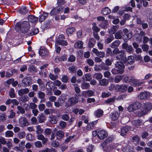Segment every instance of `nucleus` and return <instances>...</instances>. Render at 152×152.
<instances>
[{"mask_svg": "<svg viewBox=\"0 0 152 152\" xmlns=\"http://www.w3.org/2000/svg\"><path fill=\"white\" fill-rule=\"evenodd\" d=\"M30 27V25L26 21L20 22L16 24L15 29L17 31L21 30L23 32H27Z\"/></svg>", "mask_w": 152, "mask_h": 152, "instance_id": "obj_1", "label": "nucleus"}, {"mask_svg": "<svg viewBox=\"0 0 152 152\" xmlns=\"http://www.w3.org/2000/svg\"><path fill=\"white\" fill-rule=\"evenodd\" d=\"M115 66L116 68L117 69L114 68L111 70V72L113 74L116 75L118 74H122L124 72L125 66L123 64L118 61L116 63Z\"/></svg>", "mask_w": 152, "mask_h": 152, "instance_id": "obj_2", "label": "nucleus"}, {"mask_svg": "<svg viewBox=\"0 0 152 152\" xmlns=\"http://www.w3.org/2000/svg\"><path fill=\"white\" fill-rule=\"evenodd\" d=\"M79 96H80V95H75L74 96L69 98L68 101L66 102V106L70 107L77 103L78 102V99L77 97Z\"/></svg>", "mask_w": 152, "mask_h": 152, "instance_id": "obj_3", "label": "nucleus"}, {"mask_svg": "<svg viewBox=\"0 0 152 152\" xmlns=\"http://www.w3.org/2000/svg\"><path fill=\"white\" fill-rule=\"evenodd\" d=\"M65 39V37L63 34L60 35L56 39V44H59L63 46L67 45L68 43L66 40H64Z\"/></svg>", "mask_w": 152, "mask_h": 152, "instance_id": "obj_4", "label": "nucleus"}, {"mask_svg": "<svg viewBox=\"0 0 152 152\" xmlns=\"http://www.w3.org/2000/svg\"><path fill=\"white\" fill-rule=\"evenodd\" d=\"M141 106V104L136 102L132 103L128 107V110L130 112H133L139 109Z\"/></svg>", "mask_w": 152, "mask_h": 152, "instance_id": "obj_5", "label": "nucleus"}, {"mask_svg": "<svg viewBox=\"0 0 152 152\" xmlns=\"http://www.w3.org/2000/svg\"><path fill=\"white\" fill-rule=\"evenodd\" d=\"M124 53L125 52L124 50H120L118 55H117L116 57V59L117 60L120 61L119 62L122 63V64L125 63L127 61L126 57L124 55Z\"/></svg>", "mask_w": 152, "mask_h": 152, "instance_id": "obj_6", "label": "nucleus"}, {"mask_svg": "<svg viewBox=\"0 0 152 152\" xmlns=\"http://www.w3.org/2000/svg\"><path fill=\"white\" fill-rule=\"evenodd\" d=\"M64 7L58 5V6L53 9L50 12V15H55L60 13L63 11Z\"/></svg>", "mask_w": 152, "mask_h": 152, "instance_id": "obj_7", "label": "nucleus"}, {"mask_svg": "<svg viewBox=\"0 0 152 152\" xmlns=\"http://www.w3.org/2000/svg\"><path fill=\"white\" fill-rule=\"evenodd\" d=\"M32 83V80L30 77H26L22 80V86L24 87L29 86Z\"/></svg>", "mask_w": 152, "mask_h": 152, "instance_id": "obj_8", "label": "nucleus"}, {"mask_svg": "<svg viewBox=\"0 0 152 152\" xmlns=\"http://www.w3.org/2000/svg\"><path fill=\"white\" fill-rule=\"evenodd\" d=\"M19 123L20 126L22 127L27 126L29 124L26 118L24 117H20L19 118Z\"/></svg>", "mask_w": 152, "mask_h": 152, "instance_id": "obj_9", "label": "nucleus"}, {"mask_svg": "<svg viewBox=\"0 0 152 152\" xmlns=\"http://www.w3.org/2000/svg\"><path fill=\"white\" fill-rule=\"evenodd\" d=\"M142 107L144 111L142 112L144 115L146 114L147 112L152 108V104L149 102H146L144 103Z\"/></svg>", "mask_w": 152, "mask_h": 152, "instance_id": "obj_10", "label": "nucleus"}, {"mask_svg": "<svg viewBox=\"0 0 152 152\" xmlns=\"http://www.w3.org/2000/svg\"><path fill=\"white\" fill-rule=\"evenodd\" d=\"M108 136L107 132L104 130H100L98 132L97 136L100 140H103L106 138Z\"/></svg>", "mask_w": 152, "mask_h": 152, "instance_id": "obj_11", "label": "nucleus"}, {"mask_svg": "<svg viewBox=\"0 0 152 152\" xmlns=\"http://www.w3.org/2000/svg\"><path fill=\"white\" fill-rule=\"evenodd\" d=\"M150 96V94L146 91L141 92L138 96V97L139 99L145 100L148 99Z\"/></svg>", "mask_w": 152, "mask_h": 152, "instance_id": "obj_12", "label": "nucleus"}, {"mask_svg": "<svg viewBox=\"0 0 152 152\" xmlns=\"http://www.w3.org/2000/svg\"><path fill=\"white\" fill-rule=\"evenodd\" d=\"M127 88V86L125 85H117L115 86V90L117 91L124 92L126 91Z\"/></svg>", "mask_w": 152, "mask_h": 152, "instance_id": "obj_13", "label": "nucleus"}, {"mask_svg": "<svg viewBox=\"0 0 152 152\" xmlns=\"http://www.w3.org/2000/svg\"><path fill=\"white\" fill-rule=\"evenodd\" d=\"M122 48L123 49H126V51L129 53H132L133 48L131 45H128L127 43H124L122 44Z\"/></svg>", "mask_w": 152, "mask_h": 152, "instance_id": "obj_14", "label": "nucleus"}, {"mask_svg": "<svg viewBox=\"0 0 152 152\" xmlns=\"http://www.w3.org/2000/svg\"><path fill=\"white\" fill-rule=\"evenodd\" d=\"M143 83L142 81H140L139 80L136 79L134 76L132 81V82L131 84L134 86H140Z\"/></svg>", "mask_w": 152, "mask_h": 152, "instance_id": "obj_15", "label": "nucleus"}, {"mask_svg": "<svg viewBox=\"0 0 152 152\" xmlns=\"http://www.w3.org/2000/svg\"><path fill=\"white\" fill-rule=\"evenodd\" d=\"M97 122L98 121L96 120L89 123L87 126L86 129L88 131H90L93 129L95 126L97 124Z\"/></svg>", "mask_w": 152, "mask_h": 152, "instance_id": "obj_16", "label": "nucleus"}, {"mask_svg": "<svg viewBox=\"0 0 152 152\" xmlns=\"http://www.w3.org/2000/svg\"><path fill=\"white\" fill-rule=\"evenodd\" d=\"M29 91V90L27 88H25L23 89H21L18 91V94L19 96H22L24 94H28Z\"/></svg>", "mask_w": 152, "mask_h": 152, "instance_id": "obj_17", "label": "nucleus"}, {"mask_svg": "<svg viewBox=\"0 0 152 152\" xmlns=\"http://www.w3.org/2000/svg\"><path fill=\"white\" fill-rule=\"evenodd\" d=\"M37 137L38 140H42L43 144H45L48 141V138L45 137L43 134H39L37 135Z\"/></svg>", "mask_w": 152, "mask_h": 152, "instance_id": "obj_18", "label": "nucleus"}, {"mask_svg": "<svg viewBox=\"0 0 152 152\" xmlns=\"http://www.w3.org/2000/svg\"><path fill=\"white\" fill-rule=\"evenodd\" d=\"M134 76H132L129 77L128 76H126L124 77L123 80L124 81L127 83H130L131 84L133 78Z\"/></svg>", "mask_w": 152, "mask_h": 152, "instance_id": "obj_19", "label": "nucleus"}, {"mask_svg": "<svg viewBox=\"0 0 152 152\" xmlns=\"http://www.w3.org/2000/svg\"><path fill=\"white\" fill-rule=\"evenodd\" d=\"M109 83L108 80L105 78L101 79L99 82V85L102 86H107Z\"/></svg>", "mask_w": 152, "mask_h": 152, "instance_id": "obj_20", "label": "nucleus"}, {"mask_svg": "<svg viewBox=\"0 0 152 152\" xmlns=\"http://www.w3.org/2000/svg\"><path fill=\"white\" fill-rule=\"evenodd\" d=\"M119 114L118 112H114L110 115V117L112 120L115 121L117 120Z\"/></svg>", "mask_w": 152, "mask_h": 152, "instance_id": "obj_21", "label": "nucleus"}, {"mask_svg": "<svg viewBox=\"0 0 152 152\" xmlns=\"http://www.w3.org/2000/svg\"><path fill=\"white\" fill-rule=\"evenodd\" d=\"M103 111L102 110L98 109L95 111L94 115L96 117L99 118L103 115Z\"/></svg>", "mask_w": 152, "mask_h": 152, "instance_id": "obj_22", "label": "nucleus"}, {"mask_svg": "<svg viewBox=\"0 0 152 152\" xmlns=\"http://www.w3.org/2000/svg\"><path fill=\"white\" fill-rule=\"evenodd\" d=\"M38 18L37 17L33 15H30L28 17V20L32 23H35L38 20Z\"/></svg>", "mask_w": 152, "mask_h": 152, "instance_id": "obj_23", "label": "nucleus"}, {"mask_svg": "<svg viewBox=\"0 0 152 152\" xmlns=\"http://www.w3.org/2000/svg\"><path fill=\"white\" fill-rule=\"evenodd\" d=\"M129 126H125L123 127L121 129V135L122 136H124L130 129Z\"/></svg>", "mask_w": 152, "mask_h": 152, "instance_id": "obj_24", "label": "nucleus"}, {"mask_svg": "<svg viewBox=\"0 0 152 152\" xmlns=\"http://www.w3.org/2000/svg\"><path fill=\"white\" fill-rule=\"evenodd\" d=\"M134 124L137 128H139L142 125L143 122L140 120H137L133 121Z\"/></svg>", "mask_w": 152, "mask_h": 152, "instance_id": "obj_25", "label": "nucleus"}, {"mask_svg": "<svg viewBox=\"0 0 152 152\" xmlns=\"http://www.w3.org/2000/svg\"><path fill=\"white\" fill-rule=\"evenodd\" d=\"M49 13L44 12L39 17V21L40 22H42L44 21L48 16Z\"/></svg>", "mask_w": 152, "mask_h": 152, "instance_id": "obj_26", "label": "nucleus"}, {"mask_svg": "<svg viewBox=\"0 0 152 152\" xmlns=\"http://www.w3.org/2000/svg\"><path fill=\"white\" fill-rule=\"evenodd\" d=\"M118 27L117 26H113L109 30V33L111 34H114L117 30Z\"/></svg>", "mask_w": 152, "mask_h": 152, "instance_id": "obj_27", "label": "nucleus"}, {"mask_svg": "<svg viewBox=\"0 0 152 152\" xmlns=\"http://www.w3.org/2000/svg\"><path fill=\"white\" fill-rule=\"evenodd\" d=\"M93 77L97 80L100 81L102 78L103 75L101 73L98 72L95 73Z\"/></svg>", "mask_w": 152, "mask_h": 152, "instance_id": "obj_28", "label": "nucleus"}, {"mask_svg": "<svg viewBox=\"0 0 152 152\" xmlns=\"http://www.w3.org/2000/svg\"><path fill=\"white\" fill-rule=\"evenodd\" d=\"M108 25V23L107 21L105 20L99 24V26L102 28L106 29L107 28Z\"/></svg>", "mask_w": 152, "mask_h": 152, "instance_id": "obj_29", "label": "nucleus"}, {"mask_svg": "<svg viewBox=\"0 0 152 152\" xmlns=\"http://www.w3.org/2000/svg\"><path fill=\"white\" fill-rule=\"evenodd\" d=\"M111 10L108 7H105L102 11L101 13L104 15H107L111 12Z\"/></svg>", "mask_w": 152, "mask_h": 152, "instance_id": "obj_30", "label": "nucleus"}, {"mask_svg": "<svg viewBox=\"0 0 152 152\" xmlns=\"http://www.w3.org/2000/svg\"><path fill=\"white\" fill-rule=\"evenodd\" d=\"M91 75L90 74H86L83 77V80L87 81H89L91 79Z\"/></svg>", "mask_w": 152, "mask_h": 152, "instance_id": "obj_31", "label": "nucleus"}, {"mask_svg": "<svg viewBox=\"0 0 152 152\" xmlns=\"http://www.w3.org/2000/svg\"><path fill=\"white\" fill-rule=\"evenodd\" d=\"M56 135L57 139L62 138L64 137V132L62 131L59 130L56 133Z\"/></svg>", "mask_w": 152, "mask_h": 152, "instance_id": "obj_32", "label": "nucleus"}, {"mask_svg": "<svg viewBox=\"0 0 152 152\" xmlns=\"http://www.w3.org/2000/svg\"><path fill=\"white\" fill-rule=\"evenodd\" d=\"M83 42L81 41H78L75 42L74 44V47L75 48H81L83 47Z\"/></svg>", "mask_w": 152, "mask_h": 152, "instance_id": "obj_33", "label": "nucleus"}, {"mask_svg": "<svg viewBox=\"0 0 152 152\" xmlns=\"http://www.w3.org/2000/svg\"><path fill=\"white\" fill-rule=\"evenodd\" d=\"M13 132L10 130H8L5 132V137H12L14 135Z\"/></svg>", "mask_w": 152, "mask_h": 152, "instance_id": "obj_34", "label": "nucleus"}, {"mask_svg": "<svg viewBox=\"0 0 152 152\" xmlns=\"http://www.w3.org/2000/svg\"><path fill=\"white\" fill-rule=\"evenodd\" d=\"M120 44V42L119 40L115 41L111 44V47L112 48H114L118 47Z\"/></svg>", "mask_w": 152, "mask_h": 152, "instance_id": "obj_35", "label": "nucleus"}, {"mask_svg": "<svg viewBox=\"0 0 152 152\" xmlns=\"http://www.w3.org/2000/svg\"><path fill=\"white\" fill-rule=\"evenodd\" d=\"M50 122L53 124H56L57 122V118L56 115H53L50 117Z\"/></svg>", "mask_w": 152, "mask_h": 152, "instance_id": "obj_36", "label": "nucleus"}, {"mask_svg": "<svg viewBox=\"0 0 152 152\" xmlns=\"http://www.w3.org/2000/svg\"><path fill=\"white\" fill-rule=\"evenodd\" d=\"M75 30V29L74 28L69 27L66 29V33L68 35L71 34L74 32Z\"/></svg>", "mask_w": 152, "mask_h": 152, "instance_id": "obj_37", "label": "nucleus"}, {"mask_svg": "<svg viewBox=\"0 0 152 152\" xmlns=\"http://www.w3.org/2000/svg\"><path fill=\"white\" fill-rule=\"evenodd\" d=\"M122 32L121 30L118 31L115 34V37L116 39H120L122 37Z\"/></svg>", "mask_w": 152, "mask_h": 152, "instance_id": "obj_38", "label": "nucleus"}, {"mask_svg": "<svg viewBox=\"0 0 152 152\" xmlns=\"http://www.w3.org/2000/svg\"><path fill=\"white\" fill-rule=\"evenodd\" d=\"M93 27H92V30L96 32L97 33L100 30V28L96 26V24L95 23H92Z\"/></svg>", "mask_w": 152, "mask_h": 152, "instance_id": "obj_39", "label": "nucleus"}, {"mask_svg": "<svg viewBox=\"0 0 152 152\" xmlns=\"http://www.w3.org/2000/svg\"><path fill=\"white\" fill-rule=\"evenodd\" d=\"M90 85L89 83L84 82L82 83L81 87L83 89H87L89 88Z\"/></svg>", "mask_w": 152, "mask_h": 152, "instance_id": "obj_40", "label": "nucleus"}, {"mask_svg": "<svg viewBox=\"0 0 152 152\" xmlns=\"http://www.w3.org/2000/svg\"><path fill=\"white\" fill-rule=\"evenodd\" d=\"M45 115L42 114L39 115L37 117V118L39 120V122L41 123L43 122L45 120Z\"/></svg>", "mask_w": 152, "mask_h": 152, "instance_id": "obj_41", "label": "nucleus"}, {"mask_svg": "<svg viewBox=\"0 0 152 152\" xmlns=\"http://www.w3.org/2000/svg\"><path fill=\"white\" fill-rule=\"evenodd\" d=\"M18 111L17 112V114H24L25 112L24 109L20 106H18L17 108Z\"/></svg>", "mask_w": 152, "mask_h": 152, "instance_id": "obj_42", "label": "nucleus"}, {"mask_svg": "<svg viewBox=\"0 0 152 152\" xmlns=\"http://www.w3.org/2000/svg\"><path fill=\"white\" fill-rule=\"evenodd\" d=\"M28 70L32 72H37L36 68L33 65H31L28 68Z\"/></svg>", "mask_w": 152, "mask_h": 152, "instance_id": "obj_43", "label": "nucleus"}, {"mask_svg": "<svg viewBox=\"0 0 152 152\" xmlns=\"http://www.w3.org/2000/svg\"><path fill=\"white\" fill-rule=\"evenodd\" d=\"M48 74V72L47 70L43 71L42 70H40L39 72V74L42 77L45 78L47 76Z\"/></svg>", "mask_w": 152, "mask_h": 152, "instance_id": "obj_44", "label": "nucleus"}, {"mask_svg": "<svg viewBox=\"0 0 152 152\" xmlns=\"http://www.w3.org/2000/svg\"><path fill=\"white\" fill-rule=\"evenodd\" d=\"M48 51L46 49L40 50L39 51V54L41 56H44L48 54Z\"/></svg>", "mask_w": 152, "mask_h": 152, "instance_id": "obj_45", "label": "nucleus"}, {"mask_svg": "<svg viewBox=\"0 0 152 152\" xmlns=\"http://www.w3.org/2000/svg\"><path fill=\"white\" fill-rule=\"evenodd\" d=\"M19 11L22 14H26L28 12V10H26V7H21Z\"/></svg>", "mask_w": 152, "mask_h": 152, "instance_id": "obj_46", "label": "nucleus"}, {"mask_svg": "<svg viewBox=\"0 0 152 152\" xmlns=\"http://www.w3.org/2000/svg\"><path fill=\"white\" fill-rule=\"evenodd\" d=\"M114 39V37L113 35H110L105 40V42L107 44H108L111 42Z\"/></svg>", "mask_w": 152, "mask_h": 152, "instance_id": "obj_47", "label": "nucleus"}, {"mask_svg": "<svg viewBox=\"0 0 152 152\" xmlns=\"http://www.w3.org/2000/svg\"><path fill=\"white\" fill-rule=\"evenodd\" d=\"M10 96L11 98H14L15 96V94L14 89L13 88H11L9 92Z\"/></svg>", "mask_w": 152, "mask_h": 152, "instance_id": "obj_48", "label": "nucleus"}, {"mask_svg": "<svg viewBox=\"0 0 152 152\" xmlns=\"http://www.w3.org/2000/svg\"><path fill=\"white\" fill-rule=\"evenodd\" d=\"M68 69L72 73H75L77 70V67L75 66H72L68 68Z\"/></svg>", "mask_w": 152, "mask_h": 152, "instance_id": "obj_49", "label": "nucleus"}, {"mask_svg": "<svg viewBox=\"0 0 152 152\" xmlns=\"http://www.w3.org/2000/svg\"><path fill=\"white\" fill-rule=\"evenodd\" d=\"M122 76L120 75H117L115 76L114 81L116 83H118L122 79Z\"/></svg>", "mask_w": 152, "mask_h": 152, "instance_id": "obj_50", "label": "nucleus"}, {"mask_svg": "<svg viewBox=\"0 0 152 152\" xmlns=\"http://www.w3.org/2000/svg\"><path fill=\"white\" fill-rule=\"evenodd\" d=\"M106 55L107 56H112L113 55V51L110 48H107L106 51Z\"/></svg>", "mask_w": 152, "mask_h": 152, "instance_id": "obj_51", "label": "nucleus"}, {"mask_svg": "<svg viewBox=\"0 0 152 152\" xmlns=\"http://www.w3.org/2000/svg\"><path fill=\"white\" fill-rule=\"evenodd\" d=\"M18 136L20 139H22L25 137V133L24 132L20 131L18 134Z\"/></svg>", "mask_w": 152, "mask_h": 152, "instance_id": "obj_52", "label": "nucleus"}, {"mask_svg": "<svg viewBox=\"0 0 152 152\" xmlns=\"http://www.w3.org/2000/svg\"><path fill=\"white\" fill-rule=\"evenodd\" d=\"M66 122L63 121H61L59 123V125L61 127V129H64L66 126Z\"/></svg>", "mask_w": 152, "mask_h": 152, "instance_id": "obj_53", "label": "nucleus"}, {"mask_svg": "<svg viewBox=\"0 0 152 152\" xmlns=\"http://www.w3.org/2000/svg\"><path fill=\"white\" fill-rule=\"evenodd\" d=\"M111 148L110 145H107L105 146H104L103 147L104 150L107 152H109L111 151Z\"/></svg>", "mask_w": 152, "mask_h": 152, "instance_id": "obj_54", "label": "nucleus"}, {"mask_svg": "<svg viewBox=\"0 0 152 152\" xmlns=\"http://www.w3.org/2000/svg\"><path fill=\"white\" fill-rule=\"evenodd\" d=\"M26 139L28 140L33 141L34 140V137L32 134H28L26 135Z\"/></svg>", "mask_w": 152, "mask_h": 152, "instance_id": "obj_55", "label": "nucleus"}, {"mask_svg": "<svg viewBox=\"0 0 152 152\" xmlns=\"http://www.w3.org/2000/svg\"><path fill=\"white\" fill-rule=\"evenodd\" d=\"M49 77L52 80H55L58 77L57 75H54L51 73L49 74Z\"/></svg>", "mask_w": 152, "mask_h": 152, "instance_id": "obj_56", "label": "nucleus"}, {"mask_svg": "<svg viewBox=\"0 0 152 152\" xmlns=\"http://www.w3.org/2000/svg\"><path fill=\"white\" fill-rule=\"evenodd\" d=\"M39 30L37 28H33L31 30V32L30 33L31 35L36 34L39 32Z\"/></svg>", "mask_w": 152, "mask_h": 152, "instance_id": "obj_57", "label": "nucleus"}, {"mask_svg": "<svg viewBox=\"0 0 152 152\" xmlns=\"http://www.w3.org/2000/svg\"><path fill=\"white\" fill-rule=\"evenodd\" d=\"M111 94L109 92H104L102 93L101 97L102 98H106L110 96Z\"/></svg>", "mask_w": 152, "mask_h": 152, "instance_id": "obj_58", "label": "nucleus"}, {"mask_svg": "<svg viewBox=\"0 0 152 152\" xmlns=\"http://www.w3.org/2000/svg\"><path fill=\"white\" fill-rule=\"evenodd\" d=\"M134 57L132 56H129L128 58L127 61L128 62L131 64L134 61Z\"/></svg>", "mask_w": 152, "mask_h": 152, "instance_id": "obj_59", "label": "nucleus"}, {"mask_svg": "<svg viewBox=\"0 0 152 152\" xmlns=\"http://www.w3.org/2000/svg\"><path fill=\"white\" fill-rule=\"evenodd\" d=\"M38 97L41 99H43L45 96V94L41 91H39L38 93Z\"/></svg>", "mask_w": 152, "mask_h": 152, "instance_id": "obj_60", "label": "nucleus"}, {"mask_svg": "<svg viewBox=\"0 0 152 152\" xmlns=\"http://www.w3.org/2000/svg\"><path fill=\"white\" fill-rule=\"evenodd\" d=\"M37 130L36 133L37 134H41L43 132V130L41 128L40 126L38 125L37 126Z\"/></svg>", "mask_w": 152, "mask_h": 152, "instance_id": "obj_61", "label": "nucleus"}, {"mask_svg": "<svg viewBox=\"0 0 152 152\" xmlns=\"http://www.w3.org/2000/svg\"><path fill=\"white\" fill-rule=\"evenodd\" d=\"M34 145L37 148H40L42 147V144L41 141H37L36 142Z\"/></svg>", "mask_w": 152, "mask_h": 152, "instance_id": "obj_62", "label": "nucleus"}, {"mask_svg": "<svg viewBox=\"0 0 152 152\" xmlns=\"http://www.w3.org/2000/svg\"><path fill=\"white\" fill-rule=\"evenodd\" d=\"M61 118L64 120L67 121L69 118V116L67 114H63L61 115Z\"/></svg>", "mask_w": 152, "mask_h": 152, "instance_id": "obj_63", "label": "nucleus"}, {"mask_svg": "<svg viewBox=\"0 0 152 152\" xmlns=\"http://www.w3.org/2000/svg\"><path fill=\"white\" fill-rule=\"evenodd\" d=\"M25 141L24 140L22 141L19 144L18 146L23 150L24 147Z\"/></svg>", "mask_w": 152, "mask_h": 152, "instance_id": "obj_64", "label": "nucleus"}]
</instances>
